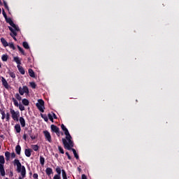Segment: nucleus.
Returning a JSON list of instances; mask_svg holds the SVG:
<instances>
[{"instance_id":"45","label":"nucleus","mask_w":179,"mask_h":179,"mask_svg":"<svg viewBox=\"0 0 179 179\" xmlns=\"http://www.w3.org/2000/svg\"><path fill=\"white\" fill-rule=\"evenodd\" d=\"M2 13H3V16L4 19H6L8 17V15H6V13H5L4 9L2 10Z\"/></svg>"},{"instance_id":"6","label":"nucleus","mask_w":179,"mask_h":179,"mask_svg":"<svg viewBox=\"0 0 179 179\" xmlns=\"http://www.w3.org/2000/svg\"><path fill=\"white\" fill-rule=\"evenodd\" d=\"M43 134L45 135V138L46 141H48V142H50L51 143V142H52V140L51 138V134H50V131L47 130L43 131Z\"/></svg>"},{"instance_id":"41","label":"nucleus","mask_w":179,"mask_h":179,"mask_svg":"<svg viewBox=\"0 0 179 179\" xmlns=\"http://www.w3.org/2000/svg\"><path fill=\"white\" fill-rule=\"evenodd\" d=\"M19 51L22 54V55H24V50H23V48H22V47H20L19 45H17Z\"/></svg>"},{"instance_id":"16","label":"nucleus","mask_w":179,"mask_h":179,"mask_svg":"<svg viewBox=\"0 0 179 179\" xmlns=\"http://www.w3.org/2000/svg\"><path fill=\"white\" fill-rule=\"evenodd\" d=\"M1 43L3 45V47H8L9 45V43H8V41L4 38H1Z\"/></svg>"},{"instance_id":"13","label":"nucleus","mask_w":179,"mask_h":179,"mask_svg":"<svg viewBox=\"0 0 179 179\" xmlns=\"http://www.w3.org/2000/svg\"><path fill=\"white\" fill-rule=\"evenodd\" d=\"M5 20H6V23H8L10 24V26L15 27V23L12 20V18H10V17L8 18V17H7L6 18H5Z\"/></svg>"},{"instance_id":"2","label":"nucleus","mask_w":179,"mask_h":179,"mask_svg":"<svg viewBox=\"0 0 179 179\" xmlns=\"http://www.w3.org/2000/svg\"><path fill=\"white\" fill-rule=\"evenodd\" d=\"M14 166H17V171L18 173H21L22 178H24V177H26V168L24 166H22V164L19 159L14 160Z\"/></svg>"},{"instance_id":"42","label":"nucleus","mask_w":179,"mask_h":179,"mask_svg":"<svg viewBox=\"0 0 179 179\" xmlns=\"http://www.w3.org/2000/svg\"><path fill=\"white\" fill-rule=\"evenodd\" d=\"M38 146L37 145H32V149L33 150H34V152H37V150H38Z\"/></svg>"},{"instance_id":"43","label":"nucleus","mask_w":179,"mask_h":179,"mask_svg":"<svg viewBox=\"0 0 179 179\" xmlns=\"http://www.w3.org/2000/svg\"><path fill=\"white\" fill-rule=\"evenodd\" d=\"M11 27H13L15 31H19L20 29H19V27L16 26V24H14V27L11 26Z\"/></svg>"},{"instance_id":"25","label":"nucleus","mask_w":179,"mask_h":179,"mask_svg":"<svg viewBox=\"0 0 179 179\" xmlns=\"http://www.w3.org/2000/svg\"><path fill=\"white\" fill-rule=\"evenodd\" d=\"M41 117L44 119V121L45 122H48V117H47V115L41 113Z\"/></svg>"},{"instance_id":"33","label":"nucleus","mask_w":179,"mask_h":179,"mask_svg":"<svg viewBox=\"0 0 179 179\" xmlns=\"http://www.w3.org/2000/svg\"><path fill=\"white\" fill-rule=\"evenodd\" d=\"M62 176L63 179H68V178L66 177V172L64 169L62 170Z\"/></svg>"},{"instance_id":"24","label":"nucleus","mask_w":179,"mask_h":179,"mask_svg":"<svg viewBox=\"0 0 179 179\" xmlns=\"http://www.w3.org/2000/svg\"><path fill=\"white\" fill-rule=\"evenodd\" d=\"M0 114H1V120H5L6 118V115L5 114V110L0 109Z\"/></svg>"},{"instance_id":"27","label":"nucleus","mask_w":179,"mask_h":179,"mask_svg":"<svg viewBox=\"0 0 179 179\" xmlns=\"http://www.w3.org/2000/svg\"><path fill=\"white\" fill-rule=\"evenodd\" d=\"M8 55H3L1 56V60H2L3 62H6V61H8Z\"/></svg>"},{"instance_id":"1","label":"nucleus","mask_w":179,"mask_h":179,"mask_svg":"<svg viewBox=\"0 0 179 179\" xmlns=\"http://www.w3.org/2000/svg\"><path fill=\"white\" fill-rule=\"evenodd\" d=\"M61 128L62 131L64 132V135H66V139L62 138V141L63 142V145L64 146V149H67V150H71V148H73V141H72V136L69 134V131L64 124H62Z\"/></svg>"},{"instance_id":"8","label":"nucleus","mask_w":179,"mask_h":179,"mask_svg":"<svg viewBox=\"0 0 179 179\" xmlns=\"http://www.w3.org/2000/svg\"><path fill=\"white\" fill-rule=\"evenodd\" d=\"M1 82H2L3 86L6 89H9V84L8 83V81H6V79H5V78L1 77Z\"/></svg>"},{"instance_id":"17","label":"nucleus","mask_w":179,"mask_h":179,"mask_svg":"<svg viewBox=\"0 0 179 179\" xmlns=\"http://www.w3.org/2000/svg\"><path fill=\"white\" fill-rule=\"evenodd\" d=\"M17 134H20V131H22V128L20 127V124H17L14 127Z\"/></svg>"},{"instance_id":"15","label":"nucleus","mask_w":179,"mask_h":179,"mask_svg":"<svg viewBox=\"0 0 179 179\" xmlns=\"http://www.w3.org/2000/svg\"><path fill=\"white\" fill-rule=\"evenodd\" d=\"M0 174L2 177H4L5 176V168L2 164H0Z\"/></svg>"},{"instance_id":"23","label":"nucleus","mask_w":179,"mask_h":179,"mask_svg":"<svg viewBox=\"0 0 179 179\" xmlns=\"http://www.w3.org/2000/svg\"><path fill=\"white\" fill-rule=\"evenodd\" d=\"M22 151V148L18 145L15 147V152L17 155H20V152Z\"/></svg>"},{"instance_id":"31","label":"nucleus","mask_w":179,"mask_h":179,"mask_svg":"<svg viewBox=\"0 0 179 179\" xmlns=\"http://www.w3.org/2000/svg\"><path fill=\"white\" fill-rule=\"evenodd\" d=\"M22 45L25 50H29V48H30V46H29V43L27 42H23Z\"/></svg>"},{"instance_id":"7","label":"nucleus","mask_w":179,"mask_h":179,"mask_svg":"<svg viewBox=\"0 0 179 179\" xmlns=\"http://www.w3.org/2000/svg\"><path fill=\"white\" fill-rule=\"evenodd\" d=\"M28 135L30 136L31 139L32 141H34L37 138L36 135L33 134V129H30L29 130L27 131Z\"/></svg>"},{"instance_id":"64","label":"nucleus","mask_w":179,"mask_h":179,"mask_svg":"<svg viewBox=\"0 0 179 179\" xmlns=\"http://www.w3.org/2000/svg\"><path fill=\"white\" fill-rule=\"evenodd\" d=\"M0 79H1V76H0Z\"/></svg>"},{"instance_id":"11","label":"nucleus","mask_w":179,"mask_h":179,"mask_svg":"<svg viewBox=\"0 0 179 179\" xmlns=\"http://www.w3.org/2000/svg\"><path fill=\"white\" fill-rule=\"evenodd\" d=\"M17 68L20 73H21V75H24V73H26V71H24V69L23 68V66H22L20 65H17Z\"/></svg>"},{"instance_id":"51","label":"nucleus","mask_w":179,"mask_h":179,"mask_svg":"<svg viewBox=\"0 0 179 179\" xmlns=\"http://www.w3.org/2000/svg\"><path fill=\"white\" fill-rule=\"evenodd\" d=\"M53 179H61V176H54Z\"/></svg>"},{"instance_id":"39","label":"nucleus","mask_w":179,"mask_h":179,"mask_svg":"<svg viewBox=\"0 0 179 179\" xmlns=\"http://www.w3.org/2000/svg\"><path fill=\"white\" fill-rule=\"evenodd\" d=\"M10 120V115L9 113H7L6 115V121L9 122Z\"/></svg>"},{"instance_id":"18","label":"nucleus","mask_w":179,"mask_h":179,"mask_svg":"<svg viewBox=\"0 0 179 179\" xmlns=\"http://www.w3.org/2000/svg\"><path fill=\"white\" fill-rule=\"evenodd\" d=\"M24 153H25V156H27V157H30V156H31V150L29 149V148L25 149Z\"/></svg>"},{"instance_id":"4","label":"nucleus","mask_w":179,"mask_h":179,"mask_svg":"<svg viewBox=\"0 0 179 179\" xmlns=\"http://www.w3.org/2000/svg\"><path fill=\"white\" fill-rule=\"evenodd\" d=\"M38 110L41 111V113H44V101L43 99H38V103L36 104Z\"/></svg>"},{"instance_id":"30","label":"nucleus","mask_w":179,"mask_h":179,"mask_svg":"<svg viewBox=\"0 0 179 179\" xmlns=\"http://www.w3.org/2000/svg\"><path fill=\"white\" fill-rule=\"evenodd\" d=\"M44 163H45V159L43 156H40V164L41 166H44Z\"/></svg>"},{"instance_id":"58","label":"nucleus","mask_w":179,"mask_h":179,"mask_svg":"<svg viewBox=\"0 0 179 179\" xmlns=\"http://www.w3.org/2000/svg\"><path fill=\"white\" fill-rule=\"evenodd\" d=\"M0 68H2V64L0 63Z\"/></svg>"},{"instance_id":"50","label":"nucleus","mask_w":179,"mask_h":179,"mask_svg":"<svg viewBox=\"0 0 179 179\" xmlns=\"http://www.w3.org/2000/svg\"><path fill=\"white\" fill-rule=\"evenodd\" d=\"M22 138H23V139H24V141H27V135L26 134H24L23 135Z\"/></svg>"},{"instance_id":"20","label":"nucleus","mask_w":179,"mask_h":179,"mask_svg":"<svg viewBox=\"0 0 179 179\" xmlns=\"http://www.w3.org/2000/svg\"><path fill=\"white\" fill-rule=\"evenodd\" d=\"M22 103L23 106H29V104H30V102L29 101V99H23L22 100Z\"/></svg>"},{"instance_id":"61","label":"nucleus","mask_w":179,"mask_h":179,"mask_svg":"<svg viewBox=\"0 0 179 179\" xmlns=\"http://www.w3.org/2000/svg\"><path fill=\"white\" fill-rule=\"evenodd\" d=\"M0 3H2V1H1V0H0Z\"/></svg>"},{"instance_id":"46","label":"nucleus","mask_w":179,"mask_h":179,"mask_svg":"<svg viewBox=\"0 0 179 179\" xmlns=\"http://www.w3.org/2000/svg\"><path fill=\"white\" fill-rule=\"evenodd\" d=\"M4 8L7 9V10H9V6H8V3H6V1H3Z\"/></svg>"},{"instance_id":"32","label":"nucleus","mask_w":179,"mask_h":179,"mask_svg":"<svg viewBox=\"0 0 179 179\" xmlns=\"http://www.w3.org/2000/svg\"><path fill=\"white\" fill-rule=\"evenodd\" d=\"M12 101H13V103H14V106H15V107H19V102H17V100H16V99H15V98H12Z\"/></svg>"},{"instance_id":"54","label":"nucleus","mask_w":179,"mask_h":179,"mask_svg":"<svg viewBox=\"0 0 179 179\" xmlns=\"http://www.w3.org/2000/svg\"><path fill=\"white\" fill-rule=\"evenodd\" d=\"M13 38V40H15V41H17V39L16 38V36H11Z\"/></svg>"},{"instance_id":"53","label":"nucleus","mask_w":179,"mask_h":179,"mask_svg":"<svg viewBox=\"0 0 179 179\" xmlns=\"http://www.w3.org/2000/svg\"><path fill=\"white\" fill-rule=\"evenodd\" d=\"M52 117L55 120H57V115H55V113H52Z\"/></svg>"},{"instance_id":"49","label":"nucleus","mask_w":179,"mask_h":179,"mask_svg":"<svg viewBox=\"0 0 179 179\" xmlns=\"http://www.w3.org/2000/svg\"><path fill=\"white\" fill-rule=\"evenodd\" d=\"M12 159H15V157H16V154H15V152H12L10 155Z\"/></svg>"},{"instance_id":"62","label":"nucleus","mask_w":179,"mask_h":179,"mask_svg":"<svg viewBox=\"0 0 179 179\" xmlns=\"http://www.w3.org/2000/svg\"><path fill=\"white\" fill-rule=\"evenodd\" d=\"M29 60H30V58H28Z\"/></svg>"},{"instance_id":"9","label":"nucleus","mask_w":179,"mask_h":179,"mask_svg":"<svg viewBox=\"0 0 179 179\" xmlns=\"http://www.w3.org/2000/svg\"><path fill=\"white\" fill-rule=\"evenodd\" d=\"M18 121H20L22 128H24V127H26V120H24V117H20V119H18Z\"/></svg>"},{"instance_id":"55","label":"nucleus","mask_w":179,"mask_h":179,"mask_svg":"<svg viewBox=\"0 0 179 179\" xmlns=\"http://www.w3.org/2000/svg\"><path fill=\"white\" fill-rule=\"evenodd\" d=\"M56 134L57 135V136H60L59 130L58 131L57 133H56Z\"/></svg>"},{"instance_id":"57","label":"nucleus","mask_w":179,"mask_h":179,"mask_svg":"<svg viewBox=\"0 0 179 179\" xmlns=\"http://www.w3.org/2000/svg\"><path fill=\"white\" fill-rule=\"evenodd\" d=\"M55 157H58V154H56V155H55Z\"/></svg>"},{"instance_id":"12","label":"nucleus","mask_w":179,"mask_h":179,"mask_svg":"<svg viewBox=\"0 0 179 179\" xmlns=\"http://www.w3.org/2000/svg\"><path fill=\"white\" fill-rule=\"evenodd\" d=\"M8 29L10 30V31H11V34H10V35L13 37L17 36V33L16 32V31H15V29H13V28H12L11 27H8Z\"/></svg>"},{"instance_id":"29","label":"nucleus","mask_w":179,"mask_h":179,"mask_svg":"<svg viewBox=\"0 0 179 179\" xmlns=\"http://www.w3.org/2000/svg\"><path fill=\"white\" fill-rule=\"evenodd\" d=\"M0 164H5V157H3V155H0Z\"/></svg>"},{"instance_id":"10","label":"nucleus","mask_w":179,"mask_h":179,"mask_svg":"<svg viewBox=\"0 0 179 179\" xmlns=\"http://www.w3.org/2000/svg\"><path fill=\"white\" fill-rule=\"evenodd\" d=\"M52 132L58 133V131L59 130V127H57L55 124H52L50 126Z\"/></svg>"},{"instance_id":"19","label":"nucleus","mask_w":179,"mask_h":179,"mask_svg":"<svg viewBox=\"0 0 179 179\" xmlns=\"http://www.w3.org/2000/svg\"><path fill=\"white\" fill-rule=\"evenodd\" d=\"M72 150L73 155H74V157H76V159L77 160H78L79 159V155H78V152H76V150H75L74 148H72V147H71V150Z\"/></svg>"},{"instance_id":"14","label":"nucleus","mask_w":179,"mask_h":179,"mask_svg":"<svg viewBox=\"0 0 179 179\" xmlns=\"http://www.w3.org/2000/svg\"><path fill=\"white\" fill-rule=\"evenodd\" d=\"M28 73L31 78H36V73H34V71L31 69H29Z\"/></svg>"},{"instance_id":"35","label":"nucleus","mask_w":179,"mask_h":179,"mask_svg":"<svg viewBox=\"0 0 179 179\" xmlns=\"http://www.w3.org/2000/svg\"><path fill=\"white\" fill-rule=\"evenodd\" d=\"M8 46L10 47V48H11L13 50H16V48L15 47V45L13 44V43H8Z\"/></svg>"},{"instance_id":"60","label":"nucleus","mask_w":179,"mask_h":179,"mask_svg":"<svg viewBox=\"0 0 179 179\" xmlns=\"http://www.w3.org/2000/svg\"><path fill=\"white\" fill-rule=\"evenodd\" d=\"M78 170H79V171H80V168H78Z\"/></svg>"},{"instance_id":"37","label":"nucleus","mask_w":179,"mask_h":179,"mask_svg":"<svg viewBox=\"0 0 179 179\" xmlns=\"http://www.w3.org/2000/svg\"><path fill=\"white\" fill-rule=\"evenodd\" d=\"M15 97L17 100H18V101H20V100H22V96H20V95L19 94H15Z\"/></svg>"},{"instance_id":"22","label":"nucleus","mask_w":179,"mask_h":179,"mask_svg":"<svg viewBox=\"0 0 179 179\" xmlns=\"http://www.w3.org/2000/svg\"><path fill=\"white\" fill-rule=\"evenodd\" d=\"M45 173H46L47 176H51V174H52V169L47 168L45 169Z\"/></svg>"},{"instance_id":"34","label":"nucleus","mask_w":179,"mask_h":179,"mask_svg":"<svg viewBox=\"0 0 179 179\" xmlns=\"http://www.w3.org/2000/svg\"><path fill=\"white\" fill-rule=\"evenodd\" d=\"M8 74L10 77L12 78L13 79H15V78H16V74H15L14 72L10 71Z\"/></svg>"},{"instance_id":"56","label":"nucleus","mask_w":179,"mask_h":179,"mask_svg":"<svg viewBox=\"0 0 179 179\" xmlns=\"http://www.w3.org/2000/svg\"><path fill=\"white\" fill-rule=\"evenodd\" d=\"M2 13V10L0 8V15Z\"/></svg>"},{"instance_id":"26","label":"nucleus","mask_w":179,"mask_h":179,"mask_svg":"<svg viewBox=\"0 0 179 179\" xmlns=\"http://www.w3.org/2000/svg\"><path fill=\"white\" fill-rule=\"evenodd\" d=\"M56 173H57V174L55 176H58L59 177H61V168H59V166H57Z\"/></svg>"},{"instance_id":"36","label":"nucleus","mask_w":179,"mask_h":179,"mask_svg":"<svg viewBox=\"0 0 179 179\" xmlns=\"http://www.w3.org/2000/svg\"><path fill=\"white\" fill-rule=\"evenodd\" d=\"M48 117L50 121H51L52 122H54V117H52V115H51V113H48Z\"/></svg>"},{"instance_id":"63","label":"nucleus","mask_w":179,"mask_h":179,"mask_svg":"<svg viewBox=\"0 0 179 179\" xmlns=\"http://www.w3.org/2000/svg\"><path fill=\"white\" fill-rule=\"evenodd\" d=\"M0 149H1V145H0Z\"/></svg>"},{"instance_id":"38","label":"nucleus","mask_w":179,"mask_h":179,"mask_svg":"<svg viewBox=\"0 0 179 179\" xmlns=\"http://www.w3.org/2000/svg\"><path fill=\"white\" fill-rule=\"evenodd\" d=\"M18 107L20 111H24V106H23L22 103L18 104Z\"/></svg>"},{"instance_id":"3","label":"nucleus","mask_w":179,"mask_h":179,"mask_svg":"<svg viewBox=\"0 0 179 179\" xmlns=\"http://www.w3.org/2000/svg\"><path fill=\"white\" fill-rule=\"evenodd\" d=\"M10 113L14 121H19V117H20V113H19L18 110L15 111L13 108H10Z\"/></svg>"},{"instance_id":"47","label":"nucleus","mask_w":179,"mask_h":179,"mask_svg":"<svg viewBox=\"0 0 179 179\" xmlns=\"http://www.w3.org/2000/svg\"><path fill=\"white\" fill-rule=\"evenodd\" d=\"M66 155L67 156L69 160H72V157L69 155V152H66Z\"/></svg>"},{"instance_id":"59","label":"nucleus","mask_w":179,"mask_h":179,"mask_svg":"<svg viewBox=\"0 0 179 179\" xmlns=\"http://www.w3.org/2000/svg\"><path fill=\"white\" fill-rule=\"evenodd\" d=\"M18 179H23V178H22V177H19V178Z\"/></svg>"},{"instance_id":"40","label":"nucleus","mask_w":179,"mask_h":179,"mask_svg":"<svg viewBox=\"0 0 179 179\" xmlns=\"http://www.w3.org/2000/svg\"><path fill=\"white\" fill-rule=\"evenodd\" d=\"M58 150L60 152V153H62V155H64V153H65V152L64 151V148H62L61 145H58Z\"/></svg>"},{"instance_id":"52","label":"nucleus","mask_w":179,"mask_h":179,"mask_svg":"<svg viewBox=\"0 0 179 179\" xmlns=\"http://www.w3.org/2000/svg\"><path fill=\"white\" fill-rule=\"evenodd\" d=\"M81 178L82 179H87V177L86 176V175L83 174L82 176H81Z\"/></svg>"},{"instance_id":"21","label":"nucleus","mask_w":179,"mask_h":179,"mask_svg":"<svg viewBox=\"0 0 179 179\" xmlns=\"http://www.w3.org/2000/svg\"><path fill=\"white\" fill-rule=\"evenodd\" d=\"M5 157H6V160L7 162H8V160H10V152L6 151V152H5Z\"/></svg>"},{"instance_id":"44","label":"nucleus","mask_w":179,"mask_h":179,"mask_svg":"<svg viewBox=\"0 0 179 179\" xmlns=\"http://www.w3.org/2000/svg\"><path fill=\"white\" fill-rule=\"evenodd\" d=\"M30 86L31 87H32V89H36V83L34 82L30 83Z\"/></svg>"},{"instance_id":"5","label":"nucleus","mask_w":179,"mask_h":179,"mask_svg":"<svg viewBox=\"0 0 179 179\" xmlns=\"http://www.w3.org/2000/svg\"><path fill=\"white\" fill-rule=\"evenodd\" d=\"M18 92H19L20 96H23V94H24V93H26L27 94H29V87H27V86H23L22 88V87H20Z\"/></svg>"},{"instance_id":"48","label":"nucleus","mask_w":179,"mask_h":179,"mask_svg":"<svg viewBox=\"0 0 179 179\" xmlns=\"http://www.w3.org/2000/svg\"><path fill=\"white\" fill-rule=\"evenodd\" d=\"M33 178L38 179V174H37V173H34V175H33Z\"/></svg>"},{"instance_id":"28","label":"nucleus","mask_w":179,"mask_h":179,"mask_svg":"<svg viewBox=\"0 0 179 179\" xmlns=\"http://www.w3.org/2000/svg\"><path fill=\"white\" fill-rule=\"evenodd\" d=\"M13 59H14L15 62H16L17 65H20L22 64V62H20V59H19L18 57H15Z\"/></svg>"}]
</instances>
